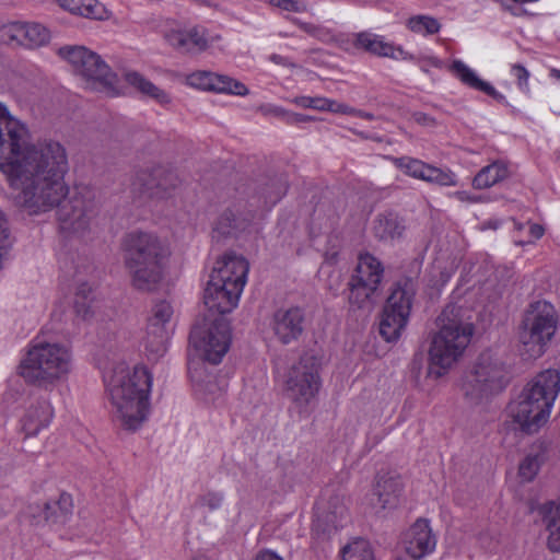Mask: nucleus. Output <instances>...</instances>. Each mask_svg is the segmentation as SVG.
Returning <instances> with one entry per match:
<instances>
[{
	"mask_svg": "<svg viewBox=\"0 0 560 560\" xmlns=\"http://www.w3.org/2000/svg\"><path fill=\"white\" fill-rule=\"evenodd\" d=\"M28 129L0 104V171L14 203L31 215L58 208L60 229L83 235L98 211L94 190L78 188L68 199L65 176L69 170L65 147L54 140L28 143Z\"/></svg>",
	"mask_w": 560,
	"mask_h": 560,
	"instance_id": "1",
	"label": "nucleus"
},
{
	"mask_svg": "<svg viewBox=\"0 0 560 560\" xmlns=\"http://www.w3.org/2000/svg\"><path fill=\"white\" fill-rule=\"evenodd\" d=\"M151 384L152 377L144 366L130 370L118 364L113 370L107 388L114 417L124 429L136 431L147 420Z\"/></svg>",
	"mask_w": 560,
	"mask_h": 560,
	"instance_id": "2",
	"label": "nucleus"
},
{
	"mask_svg": "<svg viewBox=\"0 0 560 560\" xmlns=\"http://www.w3.org/2000/svg\"><path fill=\"white\" fill-rule=\"evenodd\" d=\"M125 268L131 285L139 291L155 290L163 279L168 248L158 235L144 231H131L121 241Z\"/></svg>",
	"mask_w": 560,
	"mask_h": 560,
	"instance_id": "3",
	"label": "nucleus"
},
{
	"mask_svg": "<svg viewBox=\"0 0 560 560\" xmlns=\"http://www.w3.org/2000/svg\"><path fill=\"white\" fill-rule=\"evenodd\" d=\"M559 393L560 372L556 369L539 372L508 406L514 429L526 434L537 432L547 422Z\"/></svg>",
	"mask_w": 560,
	"mask_h": 560,
	"instance_id": "4",
	"label": "nucleus"
},
{
	"mask_svg": "<svg viewBox=\"0 0 560 560\" xmlns=\"http://www.w3.org/2000/svg\"><path fill=\"white\" fill-rule=\"evenodd\" d=\"M439 327L429 349V375L441 377L463 355L469 345L474 326L464 318L463 308L447 305L436 319Z\"/></svg>",
	"mask_w": 560,
	"mask_h": 560,
	"instance_id": "5",
	"label": "nucleus"
},
{
	"mask_svg": "<svg viewBox=\"0 0 560 560\" xmlns=\"http://www.w3.org/2000/svg\"><path fill=\"white\" fill-rule=\"evenodd\" d=\"M73 368L70 347L59 342L35 341L20 364L21 376L30 384L52 385L66 380Z\"/></svg>",
	"mask_w": 560,
	"mask_h": 560,
	"instance_id": "6",
	"label": "nucleus"
},
{
	"mask_svg": "<svg viewBox=\"0 0 560 560\" xmlns=\"http://www.w3.org/2000/svg\"><path fill=\"white\" fill-rule=\"evenodd\" d=\"M382 261L370 253L360 254L348 282V301L352 308L371 312L382 294Z\"/></svg>",
	"mask_w": 560,
	"mask_h": 560,
	"instance_id": "7",
	"label": "nucleus"
},
{
	"mask_svg": "<svg viewBox=\"0 0 560 560\" xmlns=\"http://www.w3.org/2000/svg\"><path fill=\"white\" fill-rule=\"evenodd\" d=\"M557 312L552 304L547 301H537L529 305L520 331V341L527 359H537L545 353L548 342L557 330Z\"/></svg>",
	"mask_w": 560,
	"mask_h": 560,
	"instance_id": "8",
	"label": "nucleus"
},
{
	"mask_svg": "<svg viewBox=\"0 0 560 560\" xmlns=\"http://www.w3.org/2000/svg\"><path fill=\"white\" fill-rule=\"evenodd\" d=\"M319 369L315 357L304 354L288 371L284 396L299 413H305L320 388Z\"/></svg>",
	"mask_w": 560,
	"mask_h": 560,
	"instance_id": "9",
	"label": "nucleus"
},
{
	"mask_svg": "<svg viewBox=\"0 0 560 560\" xmlns=\"http://www.w3.org/2000/svg\"><path fill=\"white\" fill-rule=\"evenodd\" d=\"M508 382L505 363L497 353L485 351L479 355L474 371L466 377L463 389L466 397L479 401L501 392Z\"/></svg>",
	"mask_w": 560,
	"mask_h": 560,
	"instance_id": "10",
	"label": "nucleus"
},
{
	"mask_svg": "<svg viewBox=\"0 0 560 560\" xmlns=\"http://www.w3.org/2000/svg\"><path fill=\"white\" fill-rule=\"evenodd\" d=\"M58 55L70 63L77 75L98 83L112 94H117V75L98 54L84 46L68 45L60 47Z\"/></svg>",
	"mask_w": 560,
	"mask_h": 560,
	"instance_id": "11",
	"label": "nucleus"
},
{
	"mask_svg": "<svg viewBox=\"0 0 560 560\" xmlns=\"http://www.w3.org/2000/svg\"><path fill=\"white\" fill-rule=\"evenodd\" d=\"M231 328L224 317H203L190 331L189 340L202 359L219 364L231 346Z\"/></svg>",
	"mask_w": 560,
	"mask_h": 560,
	"instance_id": "12",
	"label": "nucleus"
},
{
	"mask_svg": "<svg viewBox=\"0 0 560 560\" xmlns=\"http://www.w3.org/2000/svg\"><path fill=\"white\" fill-rule=\"evenodd\" d=\"M243 290L209 279L203 292V303L208 313L205 317H223L238 304Z\"/></svg>",
	"mask_w": 560,
	"mask_h": 560,
	"instance_id": "13",
	"label": "nucleus"
},
{
	"mask_svg": "<svg viewBox=\"0 0 560 560\" xmlns=\"http://www.w3.org/2000/svg\"><path fill=\"white\" fill-rule=\"evenodd\" d=\"M138 180L142 192L156 199L173 197L182 185L178 175L163 166L154 167L151 172H141L138 175Z\"/></svg>",
	"mask_w": 560,
	"mask_h": 560,
	"instance_id": "14",
	"label": "nucleus"
},
{
	"mask_svg": "<svg viewBox=\"0 0 560 560\" xmlns=\"http://www.w3.org/2000/svg\"><path fill=\"white\" fill-rule=\"evenodd\" d=\"M0 38L27 48H37L49 42V31L39 23L12 22L0 28Z\"/></svg>",
	"mask_w": 560,
	"mask_h": 560,
	"instance_id": "15",
	"label": "nucleus"
},
{
	"mask_svg": "<svg viewBox=\"0 0 560 560\" xmlns=\"http://www.w3.org/2000/svg\"><path fill=\"white\" fill-rule=\"evenodd\" d=\"M248 270V261L243 256L230 252L215 261L210 279L243 290Z\"/></svg>",
	"mask_w": 560,
	"mask_h": 560,
	"instance_id": "16",
	"label": "nucleus"
},
{
	"mask_svg": "<svg viewBox=\"0 0 560 560\" xmlns=\"http://www.w3.org/2000/svg\"><path fill=\"white\" fill-rule=\"evenodd\" d=\"M348 517L343 498L332 495L326 504L318 505V512L313 525V533L317 536L329 537L332 532L343 526Z\"/></svg>",
	"mask_w": 560,
	"mask_h": 560,
	"instance_id": "17",
	"label": "nucleus"
},
{
	"mask_svg": "<svg viewBox=\"0 0 560 560\" xmlns=\"http://www.w3.org/2000/svg\"><path fill=\"white\" fill-rule=\"evenodd\" d=\"M187 83L200 90L240 96H245L249 92L246 85L241 81L210 71H196L190 73L187 77Z\"/></svg>",
	"mask_w": 560,
	"mask_h": 560,
	"instance_id": "18",
	"label": "nucleus"
},
{
	"mask_svg": "<svg viewBox=\"0 0 560 560\" xmlns=\"http://www.w3.org/2000/svg\"><path fill=\"white\" fill-rule=\"evenodd\" d=\"M436 546V538L427 520H417L404 536V548L406 553L419 560L431 553Z\"/></svg>",
	"mask_w": 560,
	"mask_h": 560,
	"instance_id": "19",
	"label": "nucleus"
},
{
	"mask_svg": "<svg viewBox=\"0 0 560 560\" xmlns=\"http://www.w3.org/2000/svg\"><path fill=\"white\" fill-rule=\"evenodd\" d=\"M255 214L250 210H242L238 207L224 210L212 228V238L220 241L224 237L237 235L245 231L253 222Z\"/></svg>",
	"mask_w": 560,
	"mask_h": 560,
	"instance_id": "20",
	"label": "nucleus"
},
{
	"mask_svg": "<svg viewBox=\"0 0 560 560\" xmlns=\"http://www.w3.org/2000/svg\"><path fill=\"white\" fill-rule=\"evenodd\" d=\"M304 313L300 307L278 310L272 317V330L278 340L289 345L303 332Z\"/></svg>",
	"mask_w": 560,
	"mask_h": 560,
	"instance_id": "21",
	"label": "nucleus"
},
{
	"mask_svg": "<svg viewBox=\"0 0 560 560\" xmlns=\"http://www.w3.org/2000/svg\"><path fill=\"white\" fill-rule=\"evenodd\" d=\"M353 46L377 57H387L395 60L413 59V55L407 52L401 46L385 42L383 36L370 32L357 33L353 38Z\"/></svg>",
	"mask_w": 560,
	"mask_h": 560,
	"instance_id": "22",
	"label": "nucleus"
},
{
	"mask_svg": "<svg viewBox=\"0 0 560 560\" xmlns=\"http://www.w3.org/2000/svg\"><path fill=\"white\" fill-rule=\"evenodd\" d=\"M402 490L400 476L393 472H383L376 476L372 495L376 497V503L381 510L395 509L398 505Z\"/></svg>",
	"mask_w": 560,
	"mask_h": 560,
	"instance_id": "23",
	"label": "nucleus"
},
{
	"mask_svg": "<svg viewBox=\"0 0 560 560\" xmlns=\"http://www.w3.org/2000/svg\"><path fill=\"white\" fill-rule=\"evenodd\" d=\"M417 285L411 278L398 280L387 298L385 306L406 316H410Z\"/></svg>",
	"mask_w": 560,
	"mask_h": 560,
	"instance_id": "24",
	"label": "nucleus"
},
{
	"mask_svg": "<svg viewBox=\"0 0 560 560\" xmlns=\"http://www.w3.org/2000/svg\"><path fill=\"white\" fill-rule=\"evenodd\" d=\"M52 416V407L48 400L42 399L36 405H32L22 419V428L25 435H36L50 423Z\"/></svg>",
	"mask_w": 560,
	"mask_h": 560,
	"instance_id": "25",
	"label": "nucleus"
},
{
	"mask_svg": "<svg viewBox=\"0 0 560 560\" xmlns=\"http://www.w3.org/2000/svg\"><path fill=\"white\" fill-rule=\"evenodd\" d=\"M448 69L463 84L470 89L481 91L494 100L504 98V96L499 93L494 86L489 82L479 79L476 72L462 60H454Z\"/></svg>",
	"mask_w": 560,
	"mask_h": 560,
	"instance_id": "26",
	"label": "nucleus"
},
{
	"mask_svg": "<svg viewBox=\"0 0 560 560\" xmlns=\"http://www.w3.org/2000/svg\"><path fill=\"white\" fill-rule=\"evenodd\" d=\"M171 46L183 52H199L208 47L205 30L194 27L187 32H172L166 35Z\"/></svg>",
	"mask_w": 560,
	"mask_h": 560,
	"instance_id": "27",
	"label": "nucleus"
},
{
	"mask_svg": "<svg viewBox=\"0 0 560 560\" xmlns=\"http://www.w3.org/2000/svg\"><path fill=\"white\" fill-rule=\"evenodd\" d=\"M373 232L375 237L380 241H394L402 236L405 224L397 213L388 211L376 217Z\"/></svg>",
	"mask_w": 560,
	"mask_h": 560,
	"instance_id": "28",
	"label": "nucleus"
},
{
	"mask_svg": "<svg viewBox=\"0 0 560 560\" xmlns=\"http://www.w3.org/2000/svg\"><path fill=\"white\" fill-rule=\"evenodd\" d=\"M409 317L384 306L380 320V335L387 342L397 341L407 326Z\"/></svg>",
	"mask_w": 560,
	"mask_h": 560,
	"instance_id": "29",
	"label": "nucleus"
},
{
	"mask_svg": "<svg viewBox=\"0 0 560 560\" xmlns=\"http://www.w3.org/2000/svg\"><path fill=\"white\" fill-rule=\"evenodd\" d=\"M539 513L549 533L547 545L551 551L560 552V502L548 501L539 506Z\"/></svg>",
	"mask_w": 560,
	"mask_h": 560,
	"instance_id": "30",
	"label": "nucleus"
},
{
	"mask_svg": "<svg viewBox=\"0 0 560 560\" xmlns=\"http://www.w3.org/2000/svg\"><path fill=\"white\" fill-rule=\"evenodd\" d=\"M72 499L67 493H61L57 501L43 504V521L50 524H65L72 515Z\"/></svg>",
	"mask_w": 560,
	"mask_h": 560,
	"instance_id": "31",
	"label": "nucleus"
},
{
	"mask_svg": "<svg viewBox=\"0 0 560 560\" xmlns=\"http://www.w3.org/2000/svg\"><path fill=\"white\" fill-rule=\"evenodd\" d=\"M124 78L129 85L135 88L141 94L154 100L159 104L165 105L171 102L170 95L164 90L154 85L141 73L137 71H127L124 73Z\"/></svg>",
	"mask_w": 560,
	"mask_h": 560,
	"instance_id": "32",
	"label": "nucleus"
},
{
	"mask_svg": "<svg viewBox=\"0 0 560 560\" xmlns=\"http://www.w3.org/2000/svg\"><path fill=\"white\" fill-rule=\"evenodd\" d=\"M510 175L509 166L503 161H494L493 163L482 167L472 179V187L476 189L490 188L499 182L508 178Z\"/></svg>",
	"mask_w": 560,
	"mask_h": 560,
	"instance_id": "33",
	"label": "nucleus"
},
{
	"mask_svg": "<svg viewBox=\"0 0 560 560\" xmlns=\"http://www.w3.org/2000/svg\"><path fill=\"white\" fill-rule=\"evenodd\" d=\"M168 330L161 327L147 326L144 349L150 360H158L163 357L167 349Z\"/></svg>",
	"mask_w": 560,
	"mask_h": 560,
	"instance_id": "34",
	"label": "nucleus"
},
{
	"mask_svg": "<svg viewBox=\"0 0 560 560\" xmlns=\"http://www.w3.org/2000/svg\"><path fill=\"white\" fill-rule=\"evenodd\" d=\"M288 187V178L284 174L270 178L261 188L265 205L272 207L279 202L285 196Z\"/></svg>",
	"mask_w": 560,
	"mask_h": 560,
	"instance_id": "35",
	"label": "nucleus"
},
{
	"mask_svg": "<svg viewBox=\"0 0 560 560\" xmlns=\"http://www.w3.org/2000/svg\"><path fill=\"white\" fill-rule=\"evenodd\" d=\"M406 175L423 180L430 164L410 156L388 158Z\"/></svg>",
	"mask_w": 560,
	"mask_h": 560,
	"instance_id": "36",
	"label": "nucleus"
},
{
	"mask_svg": "<svg viewBox=\"0 0 560 560\" xmlns=\"http://www.w3.org/2000/svg\"><path fill=\"white\" fill-rule=\"evenodd\" d=\"M342 560H374L371 546L368 540L357 538L342 548Z\"/></svg>",
	"mask_w": 560,
	"mask_h": 560,
	"instance_id": "37",
	"label": "nucleus"
},
{
	"mask_svg": "<svg viewBox=\"0 0 560 560\" xmlns=\"http://www.w3.org/2000/svg\"><path fill=\"white\" fill-rule=\"evenodd\" d=\"M423 182L441 187H454L458 184V178L450 168H441L430 164Z\"/></svg>",
	"mask_w": 560,
	"mask_h": 560,
	"instance_id": "38",
	"label": "nucleus"
},
{
	"mask_svg": "<svg viewBox=\"0 0 560 560\" xmlns=\"http://www.w3.org/2000/svg\"><path fill=\"white\" fill-rule=\"evenodd\" d=\"M407 27L413 33L427 36L439 33L441 24L435 18L429 15H415L408 19Z\"/></svg>",
	"mask_w": 560,
	"mask_h": 560,
	"instance_id": "39",
	"label": "nucleus"
},
{
	"mask_svg": "<svg viewBox=\"0 0 560 560\" xmlns=\"http://www.w3.org/2000/svg\"><path fill=\"white\" fill-rule=\"evenodd\" d=\"M173 313L174 311L170 302L165 300L158 301L151 308L147 326L166 328Z\"/></svg>",
	"mask_w": 560,
	"mask_h": 560,
	"instance_id": "40",
	"label": "nucleus"
},
{
	"mask_svg": "<svg viewBox=\"0 0 560 560\" xmlns=\"http://www.w3.org/2000/svg\"><path fill=\"white\" fill-rule=\"evenodd\" d=\"M60 5L74 14L98 18L100 5L95 0H60Z\"/></svg>",
	"mask_w": 560,
	"mask_h": 560,
	"instance_id": "41",
	"label": "nucleus"
},
{
	"mask_svg": "<svg viewBox=\"0 0 560 560\" xmlns=\"http://www.w3.org/2000/svg\"><path fill=\"white\" fill-rule=\"evenodd\" d=\"M224 493L215 490H208L198 495L195 505L209 512H214L223 505Z\"/></svg>",
	"mask_w": 560,
	"mask_h": 560,
	"instance_id": "42",
	"label": "nucleus"
},
{
	"mask_svg": "<svg viewBox=\"0 0 560 560\" xmlns=\"http://www.w3.org/2000/svg\"><path fill=\"white\" fill-rule=\"evenodd\" d=\"M261 110L265 115L272 114L275 116L282 117L284 119V121L289 125H299L302 122H307V121L314 120V118L311 116L298 114V113H289L280 107H272V108L261 107Z\"/></svg>",
	"mask_w": 560,
	"mask_h": 560,
	"instance_id": "43",
	"label": "nucleus"
},
{
	"mask_svg": "<svg viewBox=\"0 0 560 560\" xmlns=\"http://www.w3.org/2000/svg\"><path fill=\"white\" fill-rule=\"evenodd\" d=\"M540 467L538 455H528L520 464L518 472L525 481H532Z\"/></svg>",
	"mask_w": 560,
	"mask_h": 560,
	"instance_id": "44",
	"label": "nucleus"
},
{
	"mask_svg": "<svg viewBox=\"0 0 560 560\" xmlns=\"http://www.w3.org/2000/svg\"><path fill=\"white\" fill-rule=\"evenodd\" d=\"M329 98L327 97H310V96H299L293 100V103L303 108H313L317 110H326L329 108Z\"/></svg>",
	"mask_w": 560,
	"mask_h": 560,
	"instance_id": "45",
	"label": "nucleus"
},
{
	"mask_svg": "<svg viewBox=\"0 0 560 560\" xmlns=\"http://www.w3.org/2000/svg\"><path fill=\"white\" fill-rule=\"evenodd\" d=\"M410 60L416 61L419 65L421 71H423L424 73L430 72L429 67H434L438 69H441L443 67V61L434 56H413V59Z\"/></svg>",
	"mask_w": 560,
	"mask_h": 560,
	"instance_id": "46",
	"label": "nucleus"
},
{
	"mask_svg": "<svg viewBox=\"0 0 560 560\" xmlns=\"http://www.w3.org/2000/svg\"><path fill=\"white\" fill-rule=\"evenodd\" d=\"M271 2L278 8L290 12H300L305 10V4L302 0H271Z\"/></svg>",
	"mask_w": 560,
	"mask_h": 560,
	"instance_id": "47",
	"label": "nucleus"
},
{
	"mask_svg": "<svg viewBox=\"0 0 560 560\" xmlns=\"http://www.w3.org/2000/svg\"><path fill=\"white\" fill-rule=\"evenodd\" d=\"M512 73L517 79V85L523 90L528 88V79L529 72L528 70L520 63H515L512 66Z\"/></svg>",
	"mask_w": 560,
	"mask_h": 560,
	"instance_id": "48",
	"label": "nucleus"
},
{
	"mask_svg": "<svg viewBox=\"0 0 560 560\" xmlns=\"http://www.w3.org/2000/svg\"><path fill=\"white\" fill-rule=\"evenodd\" d=\"M74 310L78 316L82 317L83 319H88L91 315V306L89 301H74Z\"/></svg>",
	"mask_w": 560,
	"mask_h": 560,
	"instance_id": "49",
	"label": "nucleus"
},
{
	"mask_svg": "<svg viewBox=\"0 0 560 560\" xmlns=\"http://www.w3.org/2000/svg\"><path fill=\"white\" fill-rule=\"evenodd\" d=\"M328 103H329V108H326L327 112L340 113V114H354V113H357V110L353 109L352 107H350V106H348L346 104L338 103V102L332 101L330 98H329Z\"/></svg>",
	"mask_w": 560,
	"mask_h": 560,
	"instance_id": "50",
	"label": "nucleus"
},
{
	"mask_svg": "<svg viewBox=\"0 0 560 560\" xmlns=\"http://www.w3.org/2000/svg\"><path fill=\"white\" fill-rule=\"evenodd\" d=\"M26 514L33 518L35 524H39L43 521V505L40 504H30L26 510Z\"/></svg>",
	"mask_w": 560,
	"mask_h": 560,
	"instance_id": "51",
	"label": "nucleus"
},
{
	"mask_svg": "<svg viewBox=\"0 0 560 560\" xmlns=\"http://www.w3.org/2000/svg\"><path fill=\"white\" fill-rule=\"evenodd\" d=\"M412 120L421 126H434L435 119L425 113L415 112L412 115Z\"/></svg>",
	"mask_w": 560,
	"mask_h": 560,
	"instance_id": "52",
	"label": "nucleus"
},
{
	"mask_svg": "<svg viewBox=\"0 0 560 560\" xmlns=\"http://www.w3.org/2000/svg\"><path fill=\"white\" fill-rule=\"evenodd\" d=\"M544 233H545V229L542 228V225L537 224V223H532L529 225V230H528V234L532 240L527 241L526 243H533L534 241L541 238Z\"/></svg>",
	"mask_w": 560,
	"mask_h": 560,
	"instance_id": "53",
	"label": "nucleus"
},
{
	"mask_svg": "<svg viewBox=\"0 0 560 560\" xmlns=\"http://www.w3.org/2000/svg\"><path fill=\"white\" fill-rule=\"evenodd\" d=\"M269 60L276 65H280L283 67H289V68L295 67V63L293 61H291L288 57H284V56L278 55V54L270 55Z\"/></svg>",
	"mask_w": 560,
	"mask_h": 560,
	"instance_id": "54",
	"label": "nucleus"
},
{
	"mask_svg": "<svg viewBox=\"0 0 560 560\" xmlns=\"http://www.w3.org/2000/svg\"><path fill=\"white\" fill-rule=\"evenodd\" d=\"M301 30H303L305 33L318 37L323 33V28L312 24V23H301L300 24Z\"/></svg>",
	"mask_w": 560,
	"mask_h": 560,
	"instance_id": "55",
	"label": "nucleus"
},
{
	"mask_svg": "<svg viewBox=\"0 0 560 560\" xmlns=\"http://www.w3.org/2000/svg\"><path fill=\"white\" fill-rule=\"evenodd\" d=\"M91 293V287L88 283H82L78 287L75 293V300L89 301V294Z\"/></svg>",
	"mask_w": 560,
	"mask_h": 560,
	"instance_id": "56",
	"label": "nucleus"
},
{
	"mask_svg": "<svg viewBox=\"0 0 560 560\" xmlns=\"http://www.w3.org/2000/svg\"><path fill=\"white\" fill-rule=\"evenodd\" d=\"M256 560H283L276 552L270 550H264L259 552L256 557Z\"/></svg>",
	"mask_w": 560,
	"mask_h": 560,
	"instance_id": "57",
	"label": "nucleus"
},
{
	"mask_svg": "<svg viewBox=\"0 0 560 560\" xmlns=\"http://www.w3.org/2000/svg\"><path fill=\"white\" fill-rule=\"evenodd\" d=\"M455 196L460 201H466V202H471V203L477 202L479 200L477 197L469 195L467 191H456Z\"/></svg>",
	"mask_w": 560,
	"mask_h": 560,
	"instance_id": "58",
	"label": "nucleus"
},
{
	"mask_svg": "<svg viewBox=\"0 0 560 560\" xmlns=\"http://www.w3.org/2000/svg\"><path fill=\"white\" fill-rule=\"evenodd\" d=\"M355 114H358L359 116L364 117L366 119H372L373 118V115L369 114V113H362V112L357 110Z\"/></svg>",
	"mask_w": 560,
	"mask_h": 560,
	"instance_id": "59",
	"label": "nucleus"
},
{
	"mask_svg": "<svg viewBox=\"0 0 560 560\" xmlns=\"http://www.w3.org/2000/svg\"><path fill=\"white\" fill-rule=\"evenodd\" d=\"M514 228L516 230L521 231L524 228V225L522 223H520V222L514 221Z\"/></svg>",
	"mask_w": 560,
	"mask_h": 560,
	"instance_id": "60",
	"label": "nucleus"
},
{
	"mask_svg": "<svg viewBox=\"0 0 560 560\" xmlns=\"http://www.w3.org/2000/svg\"><path fill=\"white\" fill-rule=\"evenodd\" d=\"M487 226L491 228V229H497L498 228V222H488L487 223Z\"/></svg>",
	"mask_w": 560,
	"mask_h": 560,
	"instance_id": "61",
	"label": "nucleus"
},
{
	"mask_svg": "<svg viewBox=\"0 0 560 560\" xmlns=\"http://www.w3.org/2000/svg\"><path fill=\"white\" fill-rule=\"evenodd\" d=\"M557 77L560 79V70L557 71Z\"/></svg>",
	"mask_w": 560,
	"mask_h": 560,
	"instance_id": "62",
	"label": "nucleus"
}]
</instances>
